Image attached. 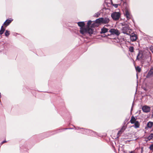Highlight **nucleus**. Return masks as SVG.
I'll return each mask as SVG.
<instances>
[{"label": "nucleus", "mask_w": 153, "mask_h": 153, "mask_svg": "<svg viewBox=\"0 0 153 153\" xmlns=\"http://www.w3.org/2000/svg\"><path fill=\"white\" fill-rule=\"evenodd\" d=\"M92 22L91 20H89L87 23V25L85 28H81L80 30V33L83 35L88 33L91 35L93 33V30L90 28L89 27Z\"/></svg>", "instance_id": "obj_1"}, {"label": "nucleus", "mask_w": 153, "mask_h": 153, "mask_svg": "<svg viewBox=\"0 0 153 153\" xmlns=\"http://www.w3.org/2000/svg\"><path fill=\"white\" fill-rule=\"evenodd\" d=\"M13 19H7V20L5 22H4L3 25H2L1 27V29L0 30V35H2L4 32L5 29L3 27V25H6V26H7L8 25L10 24L11 22L12 21H13Z\"/></svg>", "instance_id": "obj_2"}, {"label": "nucleus", "mask_w": 153, "mask_h": 153, "mask_svg": "<svg viewBox=\"0 0 153 153\" xmlns=\"http://www.w3.org/2000/svg\"><path fill=\"white\" fill-rule=\"evenodd\" d=\"M122 30L124 34L130 35L131 32L130 30H131L130 29L129 26L126 25L123 27Z\"/></svg>", "instance_id": "obj_3"}, {"label": "nucleus", "mask_w": 153, "mask_h": 153, "mask_svg": "<svg viewBox=\"0 0 153 153\" xmlns=\"http://www.w3.org/2000/svg\"><path fill=\"white\" fill-rule=\"evenodd\" d=\"M111 16L114 20H116L119 19L120 16V14L118 12H115L111 14Z\"/></svg>", "instance_id": "obj_4"}, {"label": "nucleus", "mask_w": 153, "mask_h": 153, "mask_svg": "<svg viewBox=\"0 0 153 153\" xmlns=\"http://www.w3.org/2000/svg\"><path fill=\"white\" fill-rule=\"evenodd\" d=\"M109 32L111 33V34L113 35H115L117 36H119L120 34V33L119 30L117 29H111L110 30Z\"/></svg>", "instance_id": "obj_5"}, {"label": "nucleus", "mask_w": 153, "mask_h": 153, "mask_svg": "<svg viewBox=\"0 0 153 153\" xmlns=\"http://www.w3.org/2000/svg\"><path fill=\"white\" fill-rule=\"evenodd\" d=\"M144 58V56L142 51H139L137 57V59L139 60H143Z\"/></svg>", "instance_id": "obj_6"}, {"label": "nucleus", "mask_w": 153, "mask_h": 153, "mask_svg": "<svg viewBox=\"0 0 153 153\" xmlns=\"http://www.w3.org/2000/svg\"><path fill=\"white\" fill-rule=\"evenodd\" d=\"M142 109L144 112L148 113L150 111V108L148 106L144 105L142 107Z\"/></svg>", "instance_id": "obj_7"}, {"label": "nucleus", "mask_w": 153, "mask_h": 153, "mask_svg": "<svg viewBox=\"0 0 153 153\" xmlns=\"http://www.w3.org/2000/svg\"><path fill=\"white\" fill-rule=\"evenodd\" d=\"M109 19L107 17L102 18V24L108 23L109 22Z\"/></svg>", "instance_id": "obj_8"}, {"label": "nucleus", "mask_w": 153, "mask_h": 153, "mask_svg": "<svg viewBox=\"0 0 153 153\" xmlns=\"http://www.w3.org/2000/svg\"><path fill=\"white\" fill-rule=\"evenodd\" d=\"M125 16H126L127 20L130 19L131 17V16L130 13L127 10L125 11V13H124Z\"/></svg>", "instance_id": "obj_9"}, {"label": "nucleus", "mask_w": 153, "mask_h": 153, "mask_svg": "<svg viewBox=\"0 0 153 153\" xmlns=\"http://www.w3.org/2000/svg\"><path fill=\"white\" fill-rule=\"evenodd\" d=\"M131 40L132 41H134L137 39V37L136 35L133 33H132L130 36Z\"/></svg>", "instance_id": "obj_10"}, {"label": "nucleus", "mask_w": 153, "mask_h": 153, "mask_svg": "<svg viewBox=\"0 0 153 153\" xmlns=\"http://www.w3.org/2000/svg\"><path fill=\"white\" fill-rule=\"evenodd\" d=\"M153 126V122L149 121V122L147 125V126L148 128H151Z\"/></svg>", "instance_id": "obj_11"}, {"label": "nucleus", "mask_w": 153, "mask_h": 153, "mask_svg": "<svg viewBox=\"0 0 153 153\" xmlns=\"http://www.w3.org/2000/svg\"><path fill=\"white\" fill-rule=\"evenodd\" d=\"M136 120V119L133 116H132L131 117V118L130 120V123L131 124H134L137 121Z\"/></svg>", "instance_id": "obj_12"}, {"label": "nucleus", "mask_w": 153, "mask_h": 153, "mask_svg": "<svg viewBox=\"0 0 153 153\" xmlns=\"http://www.w3.org/2000/svg\"><path fill=\"white\" fill-rule=\"evenodd\" d=\"M126 127L125 126H124L122 127V128H121L120 130L119 131L117 135H118L119 134H121L122 132H123L125 130Z\"/></svg>", "instance_id": "obj_13"}, {"label": "nucleus", "mask_w": 153, "mask_h": 153, "mask_svg": "<svg viewBox=\"0 0 153 153\" xmlns=\"http://www.w3.org/2000/svg\"><path fill=\"white\" fill-rule=\"evenodd\" d=\"M108 29L104 27L101 29V31L100 33L101 34L105 33L108 32Z\"/></svg>", "instance_id": "obj_14"}, {"label": "nucleus", "mask_w": 153, "mask_h": 153, "mask_svg": "<svg viewBox=\"0 0 153 153\" xmlns=\"http://www.w3.org/2000/svg\"><path fill=\"white\" fill-rule=\"evenodd\" d=\"M77 24L78 26L80 27H81L80 28H83L82 27L85 25V23L84 22H79L77 23Z\"/></svg>", "instance_id": "obj_15"}, {"label": "nucleus", "mask_w": 153, "mask_h": 153, "mask_svg": "<svg viewBox=\"0 0 153 153\" xmlns=\"http://www.w3.org/2000/svg\"><path fill=\"white\" fill-rule=\"evenodd\" d=\"M96 23H102V18L97 19L95 21Z\"/></svg>", "instance_id": "obj_16"}, {"label": "nucleus", "mask_w": 153, "mask_h": 153, "mask_svg": "<svg viewBox=\"0 0 153 153\" xmlns=\"http://www.w3.org/2000/svg\"><path fill=\"white\" fill-rule=\"evenodd\" d=\"M134 128H138L140 126V124L138 121H136L134 123Z\"/></svg>", "instance_id": "obj_17"}, {"label": "nucleus", "mask_w": 153, "mask_h": 153, "mask_svg": "<svg viewBox=\"0 0 153 153\" xmlns=\"http://www.w3.org/2000/svg\"><path fill=\"white\" fill-rule=\"evenodd\" d=\"M153 137V134L152 133L148 136V137L147 138V139L149 140H151L152 138Z\"/></svg>", "instance_id": "obj_18"}, {"label": "nucleus", "mask_w": 153, "mask_h": 153, "mask_svg": "<svg viewBox=\"0 0 153 153\" xmlns=\"http://www.w3.org/2000/svg\"><path fill=\"white\" fill-rule=\"evenodd\" d=\"M100 12H97L95 13V14L94 15V16L96 18L98 17L100 15Z\"/></svg>", "instance_id": "obj_19"}, {"label": "nucleus", "mask_w": 153, "mask_h": 153, "mask_svg": "<svg viewBox=\"0 0 153 153\" xmlns=\"http://www.w3.org/2000/svg\"><path fill=\"white\" fill-rule=\"evenodd\" d=\"M135 69L136 71L138 72H140L141 71V68L138 66L135 67Z\"/></svg>", "instance_id": "obj_20"}, {"label": "nucleus", "mask_w": 153, "mask_h": 153, "mask_svg": "<svg viewBox=\"0 0 153 153\" xmlns=\"http://www.w3.org/2000/svg\"><path fill=\"white\" fill-rule=\"evenodd\" d=\"M10 35V31L6 30L5 33V35L6 36L8 37Z\"/></svg>", "instance_id": "obj_21"}, {"label": "nucleus", "mask_w": 153, "mask_h": 153, "mask_svg": "<svg viewBox=\"0 0 153 153\" xmlns=\"http://www.w3.org/2000/svg\"><path fill=\"white\" fill-rule=\"evenodd\" d=\"M134 47L132 46H131L129 48V51L131 52H134Z\"/></svg>", "instance_id": "obj_22"}, {"label": "nucleus", "mask_w": 153, "mask_h": 153, "mask_svg": "<svg viewBox=\"0 0 153 153\" xmlns=\"http://www.w3.org/2000/svg\"><path fill=\"white\" fill-rule=\"evenodd\" d=\"M149 149L151 150H153V144H152L151 145L150 147H149Z\"/></svg>", "instance_id": "obj_23"}, {"label": "nucleus", "mask_w": 153, "mask_h": 153, "mask_svg": "<svg viewBox=\"0 0 153 153\" xmlns=\"http://www.w3.org/2000/svg\"><path fill=\"white\" fill-rule=\"evenodd\" d=\"M113 5L115 7V8H117L118 6V4H114Z\"/></svg>", "instance_id": "obj_24"}, {"label": "nucleus", "mask_w": 153, "mask_h": 153, "mask_svg": "<svg viewBox=\"0 0 153 153\" xmlns=\"http://www.w3.org/2000/svg\"><path fill=\"white\" fill-rule=\"evenodd\" d=\"M6 142V140H4L2 142H1V145H2L3 143H5V142Z\"/></svg>", "instance_id": "obj_25"}, {"label": "nucleus", "mask_w": 153, "mask_h": 153, "mask_svg": "<svg viewBox=\"0 0 153 153\" xmlns=\"http://www.w3.org/2000/svg\"><path fill=\"white\" fill-rule=\"evenodd\" d=\"M130 153H135L134 151H131Z\"/></svg>", "instance_id": "obj_26"}, {"label": "nucleus", "mask_w": 153, "mask_h": 153, "mask_svg": "<svg viewBox=\"0 0 153 153\" xmlns=\"http://www.w3.org/2000/svg\"><path fill=\"white\" fill-rule=\"evenodd\" d=\"M86 130L87 131H90L89 130H87V129Z\"/></svg>", "instance_id": "obj_27"}, {"label": "nucleus", "mask_w": 153, "mask_h": 153, "mask_svg": "<svg viewBox=\"0 0 153 153\" xmlns=\"http://www.w3.org/2000/svg\"><path fill=\"white\" fill-rule=\"evenodd\" d=\"M92 27H94V24H92Z\"/></svg>", "instance_id": "obj_28"}, {"label": "nucleus", "mask_w": 153, "mask_h": 153, "mask_svg": "<svg viewBox=\"0 0 153 153\" xmlns=\"http://www.w3.org/2000/svg\"><path fill=\"white\" fill-rule=\"evenodd\" d=\"M132 108H131V110H132Z\"/></svg>", "instance_id": "obj_29"}, {"label": "nucleus", "mask_w": 153, "mask_h": 153, "mask_svg": "<svg viewBox=\"0 0 153 153\" xmlns=\"http://www.w3.org/2000/svg\"><path fill=\"white\" fill-rule=\"evenodd\" d=\"M121 1H122L123 0H121Z\"/></svg>", "instance_id": "obj_30"}]
</instances>
